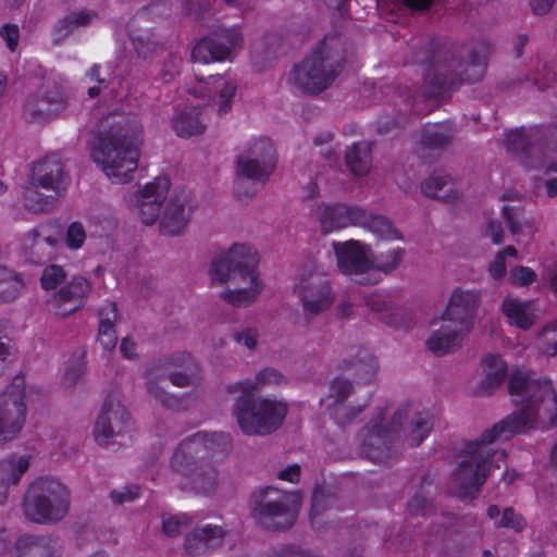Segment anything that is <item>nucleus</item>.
Returning a JSON list of instances; mask_svg holds the SVG:
<instances>
[{
  "mask_svg": "<svg viewBox=\"0 0 557 557\" xmlns=\"http://www.w3.org/2000/svg\"><path fill=\"white\" fill-rule=\"evenodd\" d=\"M540 413L535 406H523L512 412L493 428L485 430L480 440L468 441L460 451L459 461L449 478V491L458 498L473 499L486 482L493 466L500 468L505 463L507 454L505 450H493L488 445L505 434H519L533 428Z\"/></svg>",
  "mask_w": 557,
  "mask_h": 557,
  "instance_id": "nucleus-1",
  "label": "nucleus"
},
{
  "mask_svg": "<svg viewBox=\"0 0 557 557\" xmlns=\"http://www.w3.org/2000/svg\"><path fill=\"white\" fill-rule=\"evenodd\" d=\"M101 127L91 157L108 177L124 184L138 168L143 125L135 116L109 115Z\"/></svg>",
  "mask_w": 557,
  "mask_h": 557,
  "instance_id": "nucleus-2",
  "label": "nucleus"
},
{
  "mask_svg": "<svg viewBox=\"0 0 557 557\" xmlns=\"http://www.w3.org/2000/svg\"><path fill=\"white\" fill-rule=\"evenodd\" d=\"M285 376L274 368L261 370L256 382L243 380L227 386L230 394L239 393L234 404V416L246 435H267L277 430L283 423L287 405L274 399L256 398V392L265 385H281Z\"/></svg>",
  "mask_w": 557,
  "mask_h": 557,
  "instance_id": "nucleus-3",
  "label": "nucleus"
},
{
  "mask_svg": "<svg viewBox=\"0 0 557 557\" xmlns=\"http://www.w3.org/2000/svg\"><path fill=\"white\" fill-rule=\"evenodd\" d=\"M231 448L232 437L226 432H196L178 444L171 469L187 479L198 494L209 495L218 485V471L208 459L226 455Z\"/></svg>",
  "mask_w": 557,
  "mask_h": 557,
  "instance_id": "nucleus-4",
  "label": "nucleus"
},
{
  "mask_svg": "<svg viewBox=\"0 0 557 557\" xmlns=\"http://www.w3.org/2000/svg\"><path fill=\"white\" fill-rule=\"evenodd\" d=\"M437 51L432 40H426L414 53V59L425 69L423 76L424 98L442 99L457 90L463 83L480 82L486 71L487 59L475 49L469 52L467 62L454 55L443 62L436 60Z\"/></svg>",
  "mask_w": 557,
  "mask_h": 557,
  "instance_id": "nucleus-5",
  "label": "nucleus"
},
{
  "mask_svg": "<svg viewBox=\"0 0 557 557\" xmlns=\"http://www.w3.org/2000/svg\"><path fill=\"white\" fill-rule=\"evenodd\" d=\"M257 250L246 244H234L223 256L214 259L210 267L212 283H225L227 280L239 277L249 286L235 290H226L221 297L230 305L246 307L257 299L262 284L259 280Z\"/></svg>",
  "mask_w": 557,
  "mask_h": 557,
  "instance_id": "nucleus-6",
  "label": "nucleus"
},
{
  "mask_svg": "<svg viewBox=\"0 0 557 557\" xmlns=\"http://www.w3.org/2000/svg\"><path fill=\"white\" fill-rule=\"evenodd\" d=\"M346 64V49L339 35H326L302 62L295 64L293 84L302 92L319 95L327 89Z\"/></svg>",
  "mask_w": 557,
  "mask_h": 557,
  "instance_id": "nucleus-7",
  "label": "nucleus"
},
{
  "mask_svg": "<svg viewBox=\"0 0 557 557\" xmlns=\"http://www.w3.org/2000/svg\"><path fill=\"white\" fill-rule=\"evenodd\" d=\"M479 294L457 287L442 315L441 329L428 339V348L436 356L456 350L470 332L479 306Z\"/></svg>",
  "mask_w": 557,
  "mask_h": 557,
  "instance_id": "nucleus-8",
  "label": "nucleus"
},
{
  "mask_svg": "<svg viewBox=\"0 0 557 557\" xmlns=\"http://www.w3.org/2000/svg\"><path fill=\"white\" fill-rule=\"evenodd\" d=\"M277 164L276 148L268 137L247 143L236 158L235 194L239 200L255 196L273 174Z\"/></svg>",
  "mask_w": 557,
  "mask_h": 557,
  "instance_id": "nucleus-9",
  "label": "nucleus"
},
{
  "mask_svg": "<svg viewBox=\"0 0 557 557\" xmlns=\"http://www.w3.org/2000/svg\"><path fill=\"white\" fill-rule=\"evenodd\" d=\"M70 507V488L51 476L34 480L22 504L26 519L38 524H55L62 521L67 516Z\"/></svg>",
  "mask_w": 557,
  "mask_h": 557,
  "instance_id": "nucleus-10",
  "label": "nucleus"
},
{
  "mask_svg": "<svg viewBox=\"0 0 557 557\" xmlns=\"http://www.w3.org/2000/svg\"><path fill=\"white\" fill-rule=\"evenodd\" d=\"M506 150L519 157L527 169L541 171L544 175L557 172V162L549 161L546 152L557 153V124L511 131L505 140Z\"/></svg>",
  "mask_w": 557,
  "mask_h": 557,
  "instance_id": "nucleus-11",
  "label": "nucleus"
},
{
  "mask_svg": "<svg viewBox=\"0 0 557 557\" xmlns=\"http://www.w3.org/2000/svg\"><path fill=\"white\" fill-rule=\"evenodd\" d=\"M409 414V405L399 407L388 424H383L385 413L381 410L360 433L359 453L373 463H387L398 451L401 441V426Z\"/></svg>",
  "mask_w": 557,
  "mask_h": 557,
  "instance_id": "nucleus-12",
  "label": "nucleus"
},
{
  "mask_svg": "<svg viewBox=\"0 0 557 557\" xmlns=\"http://www.w3.org/2000/svg\"><path fill=\"white\" fill-rule=\"evenodd\" d=\"M299 502L297 492L265 486L251 495V516L263 529L286 530L296 521Z\"/></svg>",
  "mask_w": 557,
  "mask_h": 557,
  "instance_id": "nucleus-13",
  "label": "nucleus"
},
{
  "mask_svg": "<svg viewBox=\"0 0 557 557\" xmlns=\"http://www.w3.org/2000/svg\"><path fill=\"white\" fill-rule=\"evenodd\" d=\"M25 419V377L18 373L0 395V447L20 434Z\"/></svg>",
  "mask_w": 557,
  "mask_h": 557,
  "instance_id": "nucleus-14",
  "label": "nucleus"
},
{
  "mask_svg": "<svg viewBox=\"0 0 557 557\" xmlns=\"http://www.w3.org/2000/svg\"><path fill=\"white\" fill-rule=\"evenodd\" d=\"M508 393L517 405L539 407L545 403L554 406L555 414L552 423L557 421V392L553 382L546 379H535L529 371L512 370L508 381Z\"/></svg>",
  "mask_w": 557,
  "mask_h": 557,
  "instance_id": "nucleus-15",
  "label": "nucleus"
},
{
  "mask_svg": "<svg viewBox=\"0 0 557 557\" xmlns=\"http://www.w3.org/2000/svg\"><path fill=\"white\" fill-rule=\"evenodd\" d=\"M339 272L359 285H374L381 276H374V265L367 246L356 239L332 243Z\"/></svg>",
  "mask_w": 557,
  "mask_h": 557,
  "instance_id": "nucleus-16",
  "label": "nucleus"
},
{
  "mask_svg": "<svg viewBox=\"0 0 557 557\" xmlns=\"http://www.w3.org/2000/svg\"><path fill=\"white\" fill-rule=\"evenodd\" d=\"M67 107V95L61 83L46 78L38 92L29 95L23 106V117L29 123H44Z\"/></svg>",
  "mask_w": 557,
  "mask_h": 557,
  "instance_id": "nucleus-17",
  "label": "nucleus"
},
{
  "mask_svg": "<svg viewBox=\"0 0 557 557\" xmlns=\"http://www.w3.org/2000/svg\"><path fill=\"white\" fill-rule=\"evenodd\" d=\"M133 421L126 408L114 394H109L96 421L94 435L98 444L107 445L113 436L126 437L132 443Z\"/></svg>",
  "mask_w": 557,
  "mask_h": 557,
  "instance_id": "nucleus-18",
  "label": "nucleus"
},
{
  "mask_svg": "<svg viewBox=\"0 0 557 557\" xmlns=\"http://www.w3.org/2000/svg\"><path fill=\"white\" fill-rule=\"evenodd\" d=\"M242 42L243 36L237 27H219L196 42L191 59L203 64L225 61L231 59Z\"/></svg>",
  "mask_w": 557,
  "mask_h": 557,
  "instance_id": "nucleus-19",
  "label": "nucleus"
},
{
  "mask_svg": "<svg viewBox=\"0 0 557 557\" xmlns=\"http://www.w3.org/2000/svg\"><path fill=\"white\" fill-rule=\"evenodd\" d=\"M294 293L301 300L304 311L310 315L327 310L335 301L332 285L321 273L301 275L294 286Z\"/></svg>",
  "mask_w": 557,
  "mask_h": 557,
  "instance_id": "nucleus-20",
  "label": "nucleus"
},
{
  "mask_svg": "<svg viewBox=\"0 0 557 557\" xmlns=\"http://www.w3.org/2000/svg\"><path fill=\"white\" fill-rule=\"evenodd\" d=\"M156 370L163 372L169 381L176 387H188L200 381V368L194 357L186 351H177L153 364L147 375L150 376Z\"/></svg>",
  "mask_w": 557,
  "mask_h": 557,
  "instance_id": "nucleus-21",
  "label": "nucleus"
},
{
  "mask_svg": "<svg viewBox=\"0 0 557 557\" xmlns=\"http://www.w3.org/2000/svg\"><path fill=\"white\" fill-rule=\"evenodd\" d=\"M195 208L196 201L193 193L185 187L176 189L161 218V234L165 236L180 235L186 227Z\"/></svg>",
  "mask_w": 557,
  "mask_h": 557,
  "instance_id": "nucleus-22",
  "label": "nucleus"
},
{
  "mask_svg": "<svg viewBox=\"0 0 557 557\" xmlns=\"http://www.w3.org/2000/svg\"><path fill=\"white\" fill-rule=\"evenodd\" d=\"M90 292V282L85 277L76 276L51 296L49 305L55 315L69 317L86 305Z\"/></svg>",
  "mask_w": 557,
  "mask_h": 557,
  "instance_id": "nucleus-23",
  "label": "nucleus"
},
{
  "mask_svg": "<svg viewBox=\"0 0 557 557\" xmlns=\"http://www.w3.org/2000/svg\"><path fill=\"white\" fill-rule=\"evenodd\" d=\"M171 182L166 176H158L147 183L137 196L138 214L145 225H152L160 216Z\"/></svg>",
  "mask_w": 557,
  "mask_h": 557,
  "instance_id": "nucleus-24",
  "label": "nucleus"
},
{
  "mask_svg": "<svg viewBox=\"0 0 557 557\" xmlns=\"http://www.w3.org/2000/svg\"><path fill=\"white\" fill-rule=\"evenodd\" d=\"M33 181L37 186L52 190L59 196L66 189L69 184V175L64 170V164L58 154H48L33 166Z\"/></svg>",
  "mask_w": 557,
  "mask_h": 557,
  "instance_id": "nucleus-25",
  "label": "nucleus"
},
{
  "mask_svg": "<svg viewBox=\"0 0 557 557\" xmlns=\"http://www.w3.org/2000/svg\"><path fill=\"white\" fill-rule=\"evenodd\" d=\"M351 383L339 376L335 377L330 387L329 398L333 399L330 414L339 426L350 423L369 404L372 392L367 393V399L362 405L348 406L346 399L350 395Z\"/></svg>",
  "mask_w": 557,
  "mask_h": 557,
  "instance_id": "nucleus-26",
  "label": "nucleus"
},
{
  "mask_svg": "<svg viewBox=\"0 0 557 557\" xmlns=\"http://www.w3.org/2000/svg\"><path fill=\"white\" fill-rule=\"evenodd\" d=\"M319 222L324 234L349 226H358L359 219L364 216V209L360 206H346L342 203L320 207Z\"/></svg>",
  "mask_w": 557,
  "mask_h": 557,
  "instance_id": "nucleus-27",
  "label": "nucleus"
},
{
  "mask_svg": "<svg viewBox=\"0 0 557 557\" xmlns=\"http://www.w3.org/2000/svg\"><path fill=\"white\" fill-rule=\"evenodd\" d=\"M57 537L52 534L24 533L12 548L11 557H58Z\"/></svg>",
  "mask_w": 557,
  "mask_h": 557,
  "instance_id": "nucleus-28",
  "label": "nucleus"
},
{
  "mask_svg": "<svg viewBox=\"0 0 557 557\" xmlns=\"http://www.w3.org/2000/svg\"><path fill=\"white\" fill-rule=\"evenodd\" d=\"M225 531L216 524H206L195 528L186 534L184 548L190 556L206 554L207 552L221 546Z\"/></svg>",
  "mask_w": 557,
  "mask_h": 557,
  "instance_id": "nucleus-29",
  "label": "nucleus"
},
{
  "mask_svg": "<svg viewBox=\"0 0 557 557\" xmlns=\"http://www.w3.org/2000/svg\"><path fill=\"white\" fill-rule=\"evenodd\" d=\"M98 17V12L89 9L69 12L62 18L58 20L52 27L51 34L53 44H62L76 29L89 26Z\"/></svg>",
  "mask_w": 557,
  "mask_h": 557,
  "instance_id": "nucleus-30",
  "label": "nucleus"
},
{
  "mask_svg": "<svg viewBox=\"0 0 557 557\" xmlns=\"http://www.w3.org/2000/svg\"><path fill=\"white\" fill-rule=\"evenodd\" d=\"M482 366L485 376L480 382L479 388L484 394H492L508 376L507 362L498 354H487L482 359Z\"/></svg>",
  "mask_w": 557,
  "mask_h": 557,
  "instance_id": "nucleus-31",
  "label": "nucleus"
},
{
  "mask_svg": "<svg viewBox=\"0 0 557 557\" xmlns=\"http://www.w3.org/2000/svg\"><path fill=\"white\" fill-rule=\"evenodd\" d=\"M454 136V126L449 121L423 126L420 144L423 151H441L446 148Z\"/></svg>",
  "mask_w": 557,
  "mask_h": 557,
  "instance_id": "nucleus-32",
  "label": "nucleus"
},
{
  "mask_svg": "<svg viewBox=\"0 0 557 557\" xmlns=\"http://www.w3.org/2000/svg\"><path fill=\"white\" fill-rule=\"evenodd\" d=\"M343 370H354L357 383H371L379 369L377 359L363 347H359L356 357L352 360H344L341 366Z\"/></svg>",
  "mask_w": 557,
  "mask_h": 557,
  "instance_id": "nucleus-33",
  "label": "nucleus"
},
{
  "mask_svg": "<svg viewBox=\"0 0 557 557\" xmlns=\"http://www.w3.org/2000/svg\"><path fill=\"white\" fill-rule=\"evenodd\" d=\"M98 342L106 350H112L117 344L115 321L117 319V306L108 302L99 310Z\"/></svg>",
  "mask_w": 557,
  "mask_h": 557,
  "instance_id": "nucleus-34",
  "label": "nucleus"
},
{
  "mask_svg": "<svg viewBox=\"0 0 557 557\" xmlns=\"http://www.w3.org/2000/svg\"><path fill=\"white\" fill-rule=\"evenodd\" d=\"M200 116L199 108L193 107L182 110L172 119V128L182 138L200 135L206 128Z\"/></svg>",
  "mask_w": 557,
  "mask_h": 557,
  "instance_id": "nucleus-35",
  "label": "nucleus"
},
{
  "mask_svg": "<svg viewBox=\"0 0 557 557\" xmlns=\"http://www.w3.org/2000/svg\"><path fill=\"white\" fill-rule=\"evenodd\" d=\"M366 305L372 311L380 314V319L387 325L395 329H408L409 324L399 318L386 296L380 293H372L366 297Z\"/></svg>",
  "mask_w": 557,
  "mask_h": 557,
  "instance_id": "nucleus-36",
  "label": "nucleus"
},
{
  "mask_svg": "<svg viewBox=\"0 0 557 557\" xmlns=\"http://www.w3.org/2000/svg\"><path fill=\"white\" fill-rule=\"evenodd\" d=\"M345 162L356 176L368 174L372 163L371 145L367 141L355 143L346 152Z\"/></svg>",
  "mask_w": 557,
  "mask_h": 557,
  "instance_id": "nucleus-37",
  "label": "nucleus"
},
{
  "mask_svg": "<svg viewBox=\"0 0 557 557\" xmlns=\"http://www.w3.org/2000/svg\"><path fill=\"white\" fill-rule=\"evenodd\" d=\"M358 226L363 227L381 239H400L401 236L393 223L385 216L372 214L364 210V216L359 219Z\"/></svg>",
  "mask_w": 557,
  "mask_h": 557,
  "instance_id": "nucleus-38",
  "label": "nucleus"
},
{
  "mask_svg": "<svg viewBox=\"0 0 557 557\" xmlns=\"http://www.w3.org/2000/svg\"><path fill=\"white\" fill-rule=\"evenodd\" d=\"M36 184L27 186L23 191V203L25 209L33 213L51 211L57 203L58 197L45 195L38 190Z\"/></svg>",
  "mask_w": 557,
  "mask_h": 557,
  "instance_id": "nucleus-39",
  "label": "nucleus"
},
{
  "mask_svg": "<svg viewBox=\"0 0 557 557\" xmlns=\"http://www.w3.org/2000/svg\"><path fill=\"white\" fill-rule=\"evenodd\" d=\"M29 468V457L12 454L0 460V480L17 484Z\"/></svg>",
  "mask_w": 557,
  "mask_h": 557,
  "instance_id": "nucleus-40",
  "label": "nucleus"
},
{
  "mask_svg": "<svg viewBox=\"0 0 557 557\" xmlns=\"http://www.w3.org/2000/svg\"><path fill=\"white\" fill-rule=\"evenodd\" d=\"M23 288L24 282L20 274L0 265V301L10 302L15 300Z\"/></svg>",
  "mask_w": 557,
  "mask_h": 557,
  "instance_id": "nucleus-41",
  "label": "nucleus"
},
{
  "mask_svg": "<svg viewBox=\"0 0 557 557\" xmlns=\"http://www.w3.org/2000/svg\"><path fill=\"white\" fill-rule=\"evenodd\" d=\"M433 429V414L425 409L416 412L411 423L408 441L411 447H418L430 435Z\"/></svg>",
  "mask_w": 557,
  "mask_h": 557,
  "instance_id": "nucleus-42",
  "label": "nucleus"
},
{
  "mask_svg": "<svg viewBox=\"0 0 557 557\" xmlns=\"http://www.w3.org/2000/svg\"><path fill=\"white\" fill-rule=\"evenodd\" d=\"M447 185V177L433 173L428 180L421 183V191L424 196L430 198H438L445 202H450L459 198V193L448 189V193L441 196L440 191Z\"/></svg>",
  "mask_w": 557,
  "mask_h": 557,
  "instance_id": "nucleus-43",
  "label": "nucleus"
},
{
  "mask_svg": "<svg viewBox=\"0 0 557 557\" xmlns=\"http://www.w3.org/2000/svg\"><path fill=\"white\" fill-rule=\"evenodd\" d=\"M147 389L149 394L165 408L172 410H183L187 408V394H183L181 396L170 394L165 389L160 387L158 383L152 380L148 381Z\"/></svg>",
  "mask_w": 557,
  "mask_h": 557,
  "instance_id": "nucleus-44",
  "label": "nucleus"
},
{
  "mask_svg": "<svg viewBox=\"0 0 557 557\" xmlns=\"http://www.w3.org/2000/svg\"><path fill=\"white\" fill-rule=\"evenodd\" d=\"M503 312L510 323L519 329L529 330L533 324L525 306L517 299L506 298L503 302Z\"/></svg>",
  "mask_w": 557,
  "mask_h": 557,
  "instance_id": "nucleus-45",
  "label": "nucleus"
},
{
  "mask_svg": "<svg viewBox=\"0 0 557 557\" xmlns=\"http://www.w3.org/2000/svg\"><path fill=\"white\" fill-rule=\"evenodd\" d=\"M404 257L405 249L400 247L374 256L372 260L375 273L374 276H380L379 272H383L384 274L393 272L398 268Z\"/></svg>",
  "mask_w": 557,
  "mask_h": 557,
  "instance_id": "nucleus-46",
  "label": "nucleus"
},
{
  "mask_svg": "<svg viewBox=\"0 0 557 557\" xmlns=\"http://www.w3.org/2000/svg\"><path fill=\"white\" fill-rule=\"evenodd\" d=\"M433 481L429 476H424L421 480V485L419 491L412 496V498L408 502L407 509L411 516H422L425 517L429 515L431 504L426 498L423 490L425 486H432Z\"/></svg>",
  "mask_w": 557,
  "mask_h": 557,
  "instance_id": "nucleus-47",
  "label": "nucleus"
},
{
  "mask_svg": "<svg viewBox=\"0 0 557 557\" xmlns=\"http://www.w3.org/2000/svg\"><path fill=\"white\" fill-rule=\"evenodd\" d=\"M66 280V272L59 264H49L44 268L40 276V285L45 290H53Z\"/></svg>",
  "mask_w": 557,
  "mask_h": 557,
  "instance_id": "nucleus-48",
  "label": "nucleus"
},
{
  "mask_svg": "<svg viewBox=\"0 0 557 557\" xmlns=\"http://www.w3.org/2000/svg\"><path fill=\"white\" fill-rule=\"evenodd\" d=\"M194 516L186 512L173 515L168 518L163 517L162 529L164 534L171 537L178 535L183 529L194 523Z\"/></svg>",
  "mask_w": 557,
  "mask_h": 557,
  "instance_id": "nucleus-49",
  "label": "nucleus"
},
{
  "mask_svg": "<svg viewBox=\"0 0 557 557\" xmlns=\"http://www.w3.org/2000/svg\"><path fill=\"white\" fill-rule=\"evenodd\" d=\"M525 525V519L511 507L505 508L500 519L495 521L496 528H510L516 532H521Z\"/></svg>",
  "mask_w": 557,
  "mask_h": 557,
  "instance_id": "nucleus-50",
  "label": "nucleus"
},
{
  "mask_svg": "<svg viewBox=\"0 0 557 557\" xmlns=\"http://www.w3.org/2000/svg\"><path fill=\"white\" fill-rule=\"evenodd\" d=\"M85 352L74 354L67 361L64 376L70 383H75L85 371Z\"/></svg>",
  "mask_w": 557,
  "mask_h": 557,
  "instance_id": "nucleus-51",
  "label": "nucleus"
},
{
  "mask_svg": "<svg viewBox=\"0 0 557 557\" xmlns=\"http://www.w3.org/2000/svg\"><path fill=\"white\" fill-rule=\"evenodd\" d=\"M133 47L139 58L147 59L158 48V42L150 35L132 36Z\"/></svg>",
  "mask_w": 557,
  "mask_h": 557,
  "instance_id": "nucleus-52",
  "label": "nucleus"
},
{
  "mask_svg": "<svg viewBox=\"0 0 557 557\" xmlns=\"http://www.w3.org/2000/svg\"><path fill=\"white\" fill-rule=\"evenodd\" d=\"M86 240V232L82 223L72 222L65 235V244L70 249L81 248Z\"/></svg>",
  "mask_w": 557,
  "mask_h": 557,
  "instance_id": "nucleus-53",
  "label": "nucleus"
},
{
  "mask_svg": "<svg viewBox=\"0 0 557 557\" xmlns=\"http://www.w3.org/2000/svg\"><path fill=\"white\" fill-rule=\"evenodd\" d=\"M0 37L5 41L7 48L15 52L20 41V28L16 24L5 23L0 28Z\"/></svg>",
  "mask_w": 557,
  "mask_h": 557,
  "instance_id": "nucleus-54",
  "label": "nucleus"
},
{
  "mask_svg": "<svg viewBox=\"0 0 557 557\" xmlns=\"http://www.w3.org/2000/svg\"><path fill=\"white\" fill-rule=\"evenodd\" d=\"M236 94V86L231 82H224L219 92V114L223 115L227 113L232 107L233 98Z\"/></svg>",
  "mask_w": 557,
  "mask_h": 557,
  "instance_id": "nucleus-55",
  "label": "nucleus"
},
{
  "mask_svg": "<svg viewBox=\"0 0 557 557\" xmlns=\"http://www.w3.org/2000/svg\"><path fill=\"white\" fill-rule=\"evenodd\" d=\"M139 496V486L131 485L124 486L122 490H113L110 493V498L113 504L121 505L135 500Z\"/></svg>",
  "mask_w": 557,
  "mask_h": 557,
  "instance_id": "nucleus-56",
  "label": "nucleus"
},
{
  "mask_svg": "<svg viewBox=\"0 0 557 557\" xmlns=\"http://www.w3.org/2000/svg\"><path fill=\"white\" fill-rule=\"evenodd\" d=\"M329 506V498L325 496V494L320 491L319 488H315L312 497H311V507H310V519L312 524L315 523V519L318 516L322 515L323 511Z\"/></svg>",
  "mask_w": 557,
  "mask_h": 557,
  "instance_id": "nucleus-57",
  "label": "nucleus"
},
{
  "mask_svg": "<svg viewBox=\"0 0 557 557\" xmlns=\"http://www.w3.org/2000/svg\"><path fill=\"white\" fill-rule=\"evenodd\" d=\"M515 284L529 286L536 280V273L529 267H517L510 271Z\"/></svg>",
  "mask_w": 557,
  "mask_h": 557,
  "instance_id": "nucleus-58",
  "label": "nucleus"
},
{
  "mask_svg": "<svg viewBox=\"0 0 557 557\" xmlns=\"http://www.w3.org/2000/svg\"><path fill=\"white\" fill-rule=\"evenodd\" d=\"M27 240L30 242L32 248L41 247L42 244L54 247L57 244V239L53 236L45 234L42 226L33 228L27 235Z\"/></svg>",
  "mask_w": 557,
  "mask_h": 557,
  "instance_id": "nucleus-59",
  "label": "nucleus"
},
{
  "mask_svg": "<svg viewBox=\"0 0 557 557\" xmlns=\"http://www.w3.org/2000/svg\"><path fill=\"white\" fill-rule=\"evenodd\" d=\"M543 74L536 75L533 77V85L536 86L540 90H544L549 88L552 84L556 81V73L552 71L548 64H544Z\"/></svg>",
  "mask_w": 557,
  "mask_h": 557,
  "instance_id": "nucleus-60",
  "label": "nucleus"
},
{
  "mask_svg": "<svg viewBox=\"0 0 557 557\" xmlns=\"http://www.w3.org/2000/svg\"><path fill=\"white\" fill-rule=\"evenodd\" d=\"M9 322L0 320V360L7 361L11 355V347L9 345L10 337L8 335Z\"/></svg>",
  "mask_w": 557,
  "mask_h": 557,
  "instance_id": "nucleus-61",
  "label": "nucleus"
},
{
  "mask_svg": "<svg viewBox=\"0 0 557 557\" xmlns=\"http://www.w3.org/2000/svg\"><path fill=\"white\" fill-rule=\"evenodd\" d=\"M258 333L253 329H246L242 332H238L234 335V338L237 343L244 344L247 348L253 349L257 345Z\"/></svg>",
  "mask_w": 557,
  "mask_h": 557,
  "instance_id": "nucleus-62",
  "label": "nucleus"
},
{
  "mask_svg": "<svg viewBox=\"0 0 557 557\" xmlns=\"http://www.w3.org/2000/svg\"><path fill=\"white\" fill-rule=\"evenodd\" d=\"M485 234L492 238V242L495 245L502 244L504 239L502 223L499 221L491 220L486 225Z\"/></svg>",
  "mask_w": 557,
  "mask_h": 557,
  "instance_id": "nucleus-63",
  "label": "nucleus"
},
{
  "mask_svg": "<svg viewBox=\"0 0 557 557\" xmlns=\"http://www.w3.org/2000/svg\"><path fill=\"white\" fill-rule=\"evenodd\" d=\"M488 272L492 277L499 280L506 274V261L503 253H497L494 261L490 264Z\"/></svg>",
  "mask_w": 557,
  "mask_h": 557,
  "instance_id": "nucleus-64",
  "label": "nucleus"
}]
</instances>
